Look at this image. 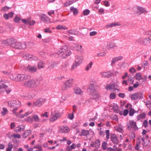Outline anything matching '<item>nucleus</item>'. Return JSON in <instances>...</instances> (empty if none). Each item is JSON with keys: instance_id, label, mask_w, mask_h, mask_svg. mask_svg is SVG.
I'll return each mask as SVG.
<instances>
[{"instance_id": "obj_1", "label": "nucleus", "mask_w": 151, "mask_h": 151, "mask_svg": "<svg viewBox=\"0 0 151 151\" xmlns=\"http://www.w3.org/2000/svg\"><path fill=\"white\" fill-rule=\"evenodd\" d=\"M56 53L63 58H65L71 54L70 50H68L67 47L65 46L60 48Z\"/></svg>"}, {"instance_id": "obj_2", "label": "nucleus", "mask_w": 151, "mask_h": 151, "mask_svg": "<svg viewBox=\"0 0 151 151\" xmlns=\"http://www.w3.org/2000/svg\"><path fill=\"white\" fill-rule=\"evenodd\" d=\"M38 86L37 81L34 79H30L23 83V86L24 87L32 88H36Z\"/></svg>"}, {"instance_id": "obj_3", "label": "nucleus", "mask_w": 151, "mask_h": 151, "mask_svg": "<svg viewBox=\"0 0 151 151\" xmlns=\"http://www.w3.org/2000/svg\"><path fill=\"white\" fill-rule=\"evenodd\" d=\"M83 59V57L82 56L77 55L76 56L75 61L72 65L70 70H73L79 66L82 63Z\"/></svg>"}, {"instance_id": "obj_4", "label": "nucleus", "mask_w": 151, "mask_h": 151, "mask_svg": "<svg viewBox=\"0 0 151 151\" xmlns=\"http://www.w3.org/2000/svg\"><path fill=\"white\" fill-rule=\"evenodd\" d=\"M73 79H70L66 80L61 86L62 91H64L69 88L72 85Z\"/></svg>"}, {"instance_id": "obj_5", "label": "nucleus", "mask_w": 151, "mask_h": 151, "mask_svg": "<svg viewBox=\"0 0 151 151\" xmlns=\"http://www.w3.org/2000/svg\"><path fill=\"white\" fill-rule=\"evenodd\" d=\"M61 116V113L58 111L52 112L50 120L52 122L54 121L57 120L58 118L60 117Z\"/></svg>"}, {"instance_id": "obj_6", "label": "nucleus", "mask_w": 151, "mask_h": 151, "mask_svg": "<svg viewBox=\"0 0 151 151\" xmlns=\"http://www.w3.org/2000/svg\"><path fill=\"white\" fill-rule=\"evenodd\" d=\"M105 88L107 90H113L114 91H117V92L120 91L119 86L115 83H112L111 84H107L105 86Z\"/></svg>"}, {"instance_id": "obj_7", "label": "nucleus", "mask_w": 151, "mask_h": 151, "mask_svg": "<svg viewBox=\"0 0 151 151\" xmlns=\"http://www.w3.org/2000/svg\"><path fill=\"white\" fill-rule=\"evenodd\" d=\"M29 76L26 74H19L15 78V80L19 81H24L29 79Z\"/></svg>"}, {"instance_id": "obj_8", "label": "nucleus", "mask_w": 151, "mask_h": 151, "mask_svg": "<svg viewBox=\"0 0 151 151\" xmlns=\"http://www.w3.org/2000/svg\"><path fill=\"white\" fill-rule=\"evenodd\" d=\"M133 9L134 12L139 15L142 13H147L148 12L144 8L139 6H136Z\"/></svg>"}, {"instance_id": "obj_9", "label": "nucleus", "mask_w": 151, "mask_h": 151, "mask_svg": "<svg viewBox=\"0 0 151 151\" xmlns=\"http://www.w3.org/2000/svg\"><path fill=\"white\" fill-rule=\"evenodd\" d=\"M21 105L20 102L18 100H12L8 101V105L9 106L14 107L16 106L17 107H19Z\"/></svg>"}, {"instance_id": "obj_10", "label": "nucleus", "mask_w": 151, "mask_h": 151, "mask_svg": "<svg viewBox=\"0 0 151 151\" xmlns=\"http://www.w3.org/2000/svg\"><path fill=\"white\" fill-rule=\"evenodd\" d=\"M127 126H128L127 128L129 130H130L132 128L135 130H137L138 129L136 122L133 120L129 121L128 124H127Z\"/></svg>"}, {"instance_id": "obj_11", "label": "nucleus", "mask_w": 151, "mask_h": 151, "mask_svg": "<svg viewBox=\"0 0 151 151\" xmlns=\"http://www.w3.org/2000/svg\"><path fill=\"white\" fill-rule=\"evenodd\" d=\"M13 48L18 49H25L26 47V44L25 42L21 43L19 42H15V45H13Z\"/></svg>"}, {"instance_id": "obj_12", "label": "nucleus", "mask_w": 151, "mask_h": 151, "mask_svg": "<svg viewBox=\"0 0 151 151\" xmlns=\"http://www.w3.org/2000/svg\"><path fill=\"white\" fill-rule=\"evenodd\" d=\"M143 97V93L141 92L136 93L132 94L131 97V99L137 100L138 99H141Z\"/></svg>"}, {"instance_id": "obj_13", "label": "nucleus", "mask_w": 151, "mask_h": 151, "mask_svg": "<svg viewBox=\"0 0 151 151\" xmlns=\"http://www.w3.org/2000/svg\"><path fill=\"white\" fill-rule=\"evenodd\" d=\"M46 99H45L40 98L37 99L36 101L33 102V105L35 106L40 107L45 102Z\"/></svg>"}, {"instance_id": "obj_14", "label": "nucleus", "mask_w": 151, "mask_h": 151, "mask_svg": "<svg viewBox=\"0 0 151 151\" xmlns=\"http://www.w3.org/2000/svg\"><path fill=\"white\" fill-rule=\"evenodd\" d=\"M22 22L25 24H29L30 26H32L34 24L35 22L33 20H31V18H28L27 19H21Z\"/></svg>"}, {"instance_id": "obj_15", "label": "nucleus", "mask_w": 151, "mask_h": 151, "mask_svg": "<svg viewBox=\"0 0 151 151\" xmlns=\"http://www.w3.org/2000/svg\"><path fill=\"white\" fill-rule=\"evenodd\" d=\"M37 68L36 65L32 66L28 65L25 68V70L27 71L31 72L34 73L37 71Z\"/></svg>"}, {"instance_id": "obj_16", "label": "nucleus", "mask_w": 151, "mask_h": 151, "mask_svg": "<svg viewBox=\"0 0 151 151\" xmlns=\"http://www.w3.org/2000/svg\"><path fill=\"white\" fill-rule=\"evenodd\" d=\"M110 139L111 142L114 144H118L119 142V141L116 135L114 133L111 134Z\"/></svg>"}, {"instance_id": "obj_17", "label": "nucleus", "mask_w": 151, "mask_h": 151, "mask_svg": "<svg viewBox=\"0 0 151 151\" xmlns=\"http://www.w3.org/2000/svg\"><path fill=\"white\" fill-rule=\"evenodd\" d=\"M23 57L24 59L28 60H36L37 59V57L29 54L25 55Z\"/></svg>"}, {"instance_id": "obj_18", "label": "nucleus", "mask_w": 151, "mask_h": 151, "mask_svg": "<svg viewBox=\"0 0 151 151\" xmlns=\"http://www.w3.org/2000/svg\"><path fill=\"white\" fill-rule=\"evenodd\" d=\"M60 131L61 133H68L70 131L69 128L66 126H62L60 127Z\"/></svg>"}, {"instance_id": "obj_19", "label": "nucleus", "mask_w": 151, "mask_h": 151, "mask_svg": "<svg viewBox=\"0 0 151 151\" xmlns=\"http://www.w3.org/2000/svg\"><path fill=\"white\" fill-rule=\"evenodd\" d=\"M101 76L103 77H108L114 75V73L112 71L103 72L101 73Z\"/></svg>"}, {"instance_id": "obj_20", "label": "nucleus", "mask_w": 151, "mask_h": 151, "mask_svg": "<svg viewBox=\"0 0 151 151\" xmlns=\"http://www.w3.org/2000/svg\"><path fill=\"white\" fill-rule=\"evenodd\" d=\"M123 58V57L122 56H119L113 58L111 60V65L113 66L117 61L122 60Z\"/></svg>"}, {"instance_id": "obj_21", "label": "nucleus", "mask_w": 151, "mask_h": 151, "mask_svg": "<svg viewBox=\"0 0 151 151\" xmlns=\"http://www.w3.org/2000/svg\"><path fill=\"white\" fill-rule=\"evenodd\" d=\"M40 19L41 20L44 22L47 23L50 21L49 18L44 14H42L40 16Z\"/></svg>"}, {"instance_id": "obj_22", "label": "nucleus", "mask_w": 151, "mask_h": 151, "mask_svg": "<svg viewBox=\"0 0 151 151\" xmlns=\"http://www.w3.org/2000/svg\"><path fill=\"white\" fill-rule=\"evenodd\" d=\"M151 42V37H150L144 39L142 41V43L144 45H146L148 43Z\"/></svg>"}, {"instance_id": "obj_23", "label": "nucleus", "mask_w": 151, "mask_h": 151, "mask_svg": "<svg viewBox=\"0 0 151 151\" xmlns=\"http://www.w3.org/2000/svg\"><path fill=\"white\" fill-rule=\"evenodd\" d=\"M68 66V64L67 62H63L61 65V70L64 71H66L67 70V68Z\"/></svg>"}, {"instance_id": "obj_24", "label": "nucleus", "mask_w": 151, "mask_h": 151, "mask_svg": "<svg viewBox=\"0 0 151 151\" xmlns=\"http://www.w3.org/2000/svg\"><path fill=\"white\" fill-rule=\"evenodd\" d=\"M142 141L143 142V147L147 146L149 144L150 142V140L147 139H146L144 137H143L141 139Z\"/></svg>"}, {"instance_id": "obj_25", "label": "nucleus", "mask_w": 151, "mask_h": 151, "mask_svg": "<svg viewBox=\"0 0 151 151\" xmlns=\"http://www.w3.org/2000/svg\"><path fill=\"white\" fill-rule=\"evenodd\" d=\"M6 42L9 45L12 47H13V45H14L16 42L15 40L14 39H8L7 40Z\"/></svg>"}, {"instance_id": "obj_26", "label": "nucleus", "mask_w": 151, "mask_h": 151, "mask_svg": "<svg viewBox=\"0 0 151 151\" xmlns=\"http://www.w3.org/2000/svg\"><path fill=\"white\" fill-rule=\"evenodd\" d=\"M32 119L33 121L35 122H40V119L37 114L33 115L32 116Z\"/></svg>"}, {"instance_id": "obj_27", "label": "nucleus", "mask_w": 151, "mask_h": 151, "mask_svg": "<svg viewBox=\"0 0 151 151\" xmlns=\"http://www.w3.org/2000/svg\"><path fill=\"white\" fill-rule=\"evenodd\" d=\"M74 48L75 50L80 52H82L83 50L82 46L78 45H75V46L74 47Z\"/></svg>"}, {"instance_id": "obj_28", "label": "nucleus", "mask_w": 151, "mask_h": 151, "mask_svg": "<svg viewBox=\"0 0 151 151\" xmlns=\"http://www.w3.org/2000/svg\"><path fill=\"white\" fill-rule=\"evenodd\" d=\"M70 11L73 12L74 15H76L78 13V10L76 8L72 6L70 8Z\"/></svg>"}, {"instance_id": "obj_29", "label": "nucleus", "mask_w": 151, "mask_h": 151, "mask_svg": "<svg viewBox=\"0 0 151 151\" xmlns=\"http://www.w3.org/2000/svg\"><path fill=\"white\" fill-rule=\"evenodd\" d=\"M91 94L93 96V98L94 99L98 98L99 96V93L96 90L91 93Z\"/></svg>"}, {"instance_id": "obj_30", "label": "nucleus", "mask_w": 151, "mask_h": 151, "mask_svg": "<svg viewBox=\"0 0 151 151\" xmlns=\"http://www.w3.org/2000/svg\"><path fill=\"white\" fill-rule=\"evenodd\" d=\"M45 62L43 61H40L38 63L37 66L39 69L43 68L45 66Z\"/></svg>"}, {"instance_id": "obj_31", "label": "nucleus", "mask_w": 151, "mask_h": 151, "mask_svg": "<svg viewBox=\"0 0 151 151\" xmlns=\"http://www.w3.org/2000/svg\"><path fill=\"white\" fill-rule=\"evenodd\" d=\"M146 116V114L144 113H142L139 115L137 117L138 120H140L142 119L145 118Z\"/></svg>"}, {"instance_id": "obj_32", "label": "nucleus", "mask_w": 151, "mask_h": 151, "mask_svg": "<svg viewBox=\"0 0 151 151\" xmlns=\"http://www.w3.org/2000/svg\"><path fill=\"white\" fill-rule=\"evenodd\" d=\"M115 44L112 42H109L107 43V47L109 50L114 48L115 47Z\"/></svg>"}, {"instance_id": "obj_33", "label": "nucleus", "mask_w": 151, "mask_h": 151, "mask_svg": "<svg viewBox=\"0 0 151 151\" xmlns=\"http://www.w3.org/2000/svg\"><path fill=\"white\" fill-rule=\"evenodd\" d=\"M74 91L75 93L79 95L81 94L82 92L81 89L79 88H76L74 89Z\"/></svg>"}, {"instance_id": "obj_34", "label": "nucleus", "mask_w": 151, "mask_h": 151, "mask_svg": "<svg viewBox=\"0 0 151 151\" xmlns=\"http://www.w3.org/2000/svg\"><path fill=\"white\" fill-rule=\"evenodd\" d=\"M100 141L99 139L96 140L95 142H94L95 144V147L96 148L98 149L99 148L100 145Z\"/></svg>"}, {"instance_id": "obj_35", "label": "nucleus", "mask_w": 151, "mask_h": 151, "mask_svg": "<svg viewBox=\"0 0 151 151\" xmlns=\"http://www.w3.org/2000/svg\"><path fill=\"white\" fill-rule=\"evenodd\" d=\"M89 134V131L88 130H86L82 129L81 131V136H86Z\"/></svg>"}, {"instance_id": "obj_36", "label": "nucleus", "mask_w": 151, "mask_h": 151, "mask_svg": "<svg viewBox=\"0 0 151 151\" xmlns=\"http://www.w3.org/2000/svg\"><path fill=\"white\" fill-rule=\"evenodd\" d=\"M113 109L115 112L118 113L119 112V108L118 106L116 104H114L113 107Z\"/></svg>"}, {"instance_id": "obj_37", "label": "nucleus", "mask_w": 151, "mask_h": 151, "mask_svg": "<svg viewBox=\"0 0 151 151\" xmlns=\"http://www.w3.org/2000/svg\"><path fill=\"white\" fill-rule=\"evenodd\" d=\"M135 78L138 81H139L142 79V75L140 73H138L136 74Z\"/></svg>"}, {"instance_id": "obj_38", "label": "nucleus", "mask_w": 151, "mask_h": 151, "mask_svg": "<svg viewBox=\"0 0 151 151\" xmlns=\"http://www.w3.org/2000/svg\"><path fill=\"white\" fill-rule=\"evenodd\" d=\"M30 132L31 131L29 130H27L25 131L22 135L23 137L24 138H26L29 135Z\"/></svg>"}, {"instance_id": "obj_39", "label": "nucleus", "mask_w": 151, "mask_h": 151, "mask_svg": "<svg viewBox=\"0 0 151 151\" xmlns=\"http://www.w3.org/2000/svg\"><path fill=\"white\" fill-rule=\"evenodd\" d=\"M140 143V141L139 140L137 139L136 145L135 147V149L137 150H138L139 149L140 146L139 145Z\"/></svg>"}, {"instance_id": "obj_40", "label": "nucleus", "mask_w": 151, "mask_h": 151, "mask_svg": "<svg viewBox=\"0 0 151 151\" xmlns=\"http://www.w3.org/2000/svg\"><path fill=\"white\" fill-rule=\"evenodd\" d=\"M13 147V145L11 142H9L8 144V147L7 148L6 151H12V149Z\"/></svg>"}, {"instance_id": "obj_41", "label": "nucleus", "mask_w": 151, "mask_h": 151, "mask_svg": "<svg viewBox=\"0 0 151 151\" xmlns=\"http://www.w3.org/2000/svg\"><path fill=\"white\" fill-rule=\"evenodd\" d=\"M88 88L90 90V93L95 91L94 86L92 83L90 85Z\"/></svg>"}, {"instance_id": "obj_42", "label": "nucleus", "mask_w": 151, "mask_h": 151, "mask_svg": "<svg viewBox=\"0 0 151 151\" xmlns=\"http://www.w3.org/2000/svg\"><path fill=\"white\" fill-rule=\"evenodd\" d=\"M22 129V126L21 125H19L14 130V131L16 132H18L21 131Z\"/></svg>"}, {"instance_id": "obj_43", "label": "nucleus", "mask_w": 151, "mask_h": 151, "mask_svg": "<svg viewBox=\"0 0 151 151\" xmlns=\"http://www.w3.org/2000/svg\"><path fill=\"white\" fill-rule=\"evenodd\" d=\"M33 148L38 149V151H43L42 146L40 145H38L36 146H35L33 147Z\"/></svg>"}, {"instance_id": "obj_44", "label": "nucleus", "mask_w": 151, "mask_h": 151, "mask_svg": "<svg viewBox=\"0 0 151 151\" xmlns=\"http://www.w3.org/2000/svg\"><path fill=\"white\" fill-rule=\"evenodd\" d=\"M21 20V18L17 15L16 16L14 19V22L16 23H19Z\"/></svg>"}, {"instance_id": "obj_45", "label": "nucleus", "mask_w": 151, "mask_h": 151, "mask_svg": "<svg viewBox=\"0 0 151 151\" xmlns=\"http://www.w3.org/2000/svg\"><path fill=\"white\" fill-rule=\"evenodd\" d=\"M2 110L3 111L1 112V114L2 115L4 116L8 113V111L6 108H3Z\"/></svg>"}, {"instance_id": "obj_46", "label": "nucleus", "mask_w": 151, "mask_h": 151, "mask_svg": "<svg viewBox=\"0 0 151 151\" xmlns=\"http://www.w3.org/2000/svg\"><path fill=\"white\" fill-rule=\"evenodd\" d=\"M93 64V62H91L86 66L85 70L86 71L89 70L91 68Z\"/></svg>"}, {"instance_id": "obj_47", "label": "nucleus", "mask_w": 151, "mask_h": 151, "mask_svg": "<svg viewBox=\"0 0 151 151\" xmlns=\"http://www.w3.org/2000/svg\"><path fill=\"white\" fill-rule=\"evenodd\" d=\"M56 28L58 29H60L61 30L67 29L66 27H65V26H63L62 25H59L58 26L56 27Z\"/></svg>"}, {"instance_id": "obj_48", "label": "nucleus", "mask_w": 151, "mask_h": 151, "mask_svg": "<svg viewBox=\"0 0 151 151\" xmlns=\"http://www.w3.org/2000/svg\"><path fill=\"white\" fill-rule=\"evenodd\" d=\"M114 128L115 130L118 132L121 133L123 131V129L118 127L117 126H115Z\"/></svg>"}, {"instance_id": "obj_49", "label": "nucleus", "mask_w": 151, "mask_h": 151, "mask_svg": "<svg viewBox=\"0 0 151 151\" xmlns=\"http://www.w3.org/2000/svg\"><path fill=\"white\" fill-rule=\"evenodd\" d=\"M36 95L35 94L32 93L31 94L28 95L27 96V99L31 100L33 98H35V97Z\"/></svg>"}, {"instance_id": "obj_50", "label": "nucleus", "mask_w": 151, "mask_h": 151, "mask_svg": "<svg viewBox=\"0 0 151 151\" xmlns=\"http://www.w3.org/2000/svg\"><path fill=\"white\" fill-rule=\"evenodd\" d=\"M105 133L106 134V138L107 139H108L110 138V132L109 130L108 129L106 130Z\"/></svg>"}, {"instance_id": "obj_51", "label": "nucleus", "mask_w": 151, "mask_h": 151, "mask_svg": "<svg viewBox=\"0 0 151 151\" xmlns=\"http://www.w3.org/2000/svg\"><path fill=\"white\" fill-rule=\"evenodd\" d=\"M116 94L114 93H112L109 95V98L111 99H114L115 98Z\"/></svg>"}, {"instance_id": "obj_52", "label": "nucleus", "mask_w": 151, "mask_h": 151, "mask_svg": "<svg viewBox=\"0 0 151 151\" xmlns=\"http://www.w3.org/2000/svg\"><path fill=\"white\" fill-rule=\"evenodd\" d=\"M107 143L106 142H103L102 144V147L103 150H105L106 149L107 147Z\"/></svg>"}, {"instance_id": "obj_53", "label": "nucleus", "mask_w": 151, "mask_h": 151, "mask_svg": "<svg viewBox=\"0 0 151 151\" xmlns=\"http://www.w3.org/2000/svg\"><path fill=\"white\" fill-rule=\"evenodd\" d=\"M90 12V11L88 9H86L83 11V14L84 15L86 16L88 15Z\"/></svg>"}, {"instance_id": "obj_54", "label": "nucleus", "mask_w": 151, "mask_h": 151, "mask_svg": "<svg viewBox=\"0 0 151 151\" xmlns=\"http://www.w3.org/2000/svg\"><path fill=\"white\" fill-rule=\"evenodd\" d=\"M10 8L7 6H5L3 7L1 9V11L2 12H6L9 10Z\"/></svg>"}, {"instance_id": "obj_55", "label": "nucleus", "mask_w": 151, "mask_h": 151, "mask_svg": "<svg viewBox=\"0 0 151 151\" xmlns=\"http://www.w3.org/2000/svg\"><path fill=\"white\" fill-rule=\"evenodd\" d=\"M120 24L118 23H112L110 24L108 26L110 27H115L116 26H119Z\"/></svg>"}, {"instance_id": "obj_56", "label": "nucleus", "mask_w": 151, "mask_h": 151, "mask_svg": "<svg viewBox=\"0 0 151 151\" xmlns=\"http://www.w3.org/2000/svg\"><path fill=\"white\" fill-rule=\"evenodd\" d=\"M11 136L14 138H20L21 137V135L19 134H14Z\"/></svg>"}, {"instance_id": "obj_57", "label": "nucleus", "mask_w": 151, "mask_h": 151, "mask_svg": "<svg viewBox=\"0 0 151 151\" xmlns=\"http://www.w3.org/2000/svg\"><path fill=\"white\" fill-rule=\"evenodd\" d=\"M129 136L131 139H134L135 137L134 134L133 132H130L129 134Z\"/></svg>"}, {"instance_id": "obj_58", "label": "nucleus", "mask_w": 151, "mask_h": 151, "mask_svg": "<svg viewBox=\"0 0 151 151\" xmlns=\"http://www.w3.org/2000/svg\"><path fill=\"white\" fill-rule=\"evenodd\" d=\"M98 12H99L101 14H104V9L103 8H100L99 9Z\"/></svg>"}, {"instance_id": "obj_59", "label": "nucleus", "mask_w": 151, "mask_h": 151, "mask_svg": "<svg viewBox=\"0 0 151 151\" xmlns=\"http://www.w3.org/2000/svg\"><path fill=\"white\" fill-rule=\"evenodd\" d=\"M5 89V91L7 94L9 93L12 91V89L10 88L7 87L6 88H4Z\"/></svg>"}, {"instance_id": "obj_60", "label": "nucleus", "mask_w": 151, "mask_h": 151, "mask_svg": "<svg viewBox=\"0 0 151 151\" xmlns=\"http://www.w3.org/2000/svg\"><path fill=\"white\" fill-rule=\"evenodd\" d=\"M134 113V110L133 109H131L129 111V115L130 116H132Z\"/></svg>"}, {"instance_id": "obj_61", "label": "nucleus", "mask_w": 151, "mask_h": 151, "mask_svg": "<svg viewBox=\"0 0 151 151\" xmlns=\"http://www.w3.org/2000/svg\"><path fill=\"white\" fill-rule=\"evenodd\" d=\"M47 114H48L47 112L45 111L44 114H42L41 115V117H45L46 118H48V116Z\"/></svg>"}, {"instance_id": "obj_62", "label": "nucleus", "mask_w": 151, "mask_h": 151, "mask_svg": "<svg viewBox=\"0 0 151 151\" xmlns=\"http://www.w3.org/2000/svg\"><path fill=\"white\" fill-rule=\"evenodd\" d=\"M104 4L105 6L108 7L110 5V4L108 1L105 0L103 1Z\"/></svg>"}, {"instance_id": "obj_63", "label": "nucleus", "mask_w": 151, "mask_h": 151, "mask_svg": "<svg viewBox=\"0 0 151 151\" xmlns=\"http://www.w3.org/2000/svg\"><path fill=\"white\" fill-rule=\"evenodd\" d=\"M72 4L70 0H68L64 4V5L65 6H68Z\"/></svg>"}, {"instance_id": "obj_64", "label": "nucleus", "mask_w": 151, "mask_h": 151, "mask_svg": "<svg viewBox=\"0 0 151 151\" xmlns=\"http://www.w3.org/2000/svg\"><path fill=\"white\" fill-rule=\"evenodd\" d=\"M97 34V33L96 31H92L91 32L89 33V35L90 36H94L96 35Z\"/></svg>"}]
</instances>
